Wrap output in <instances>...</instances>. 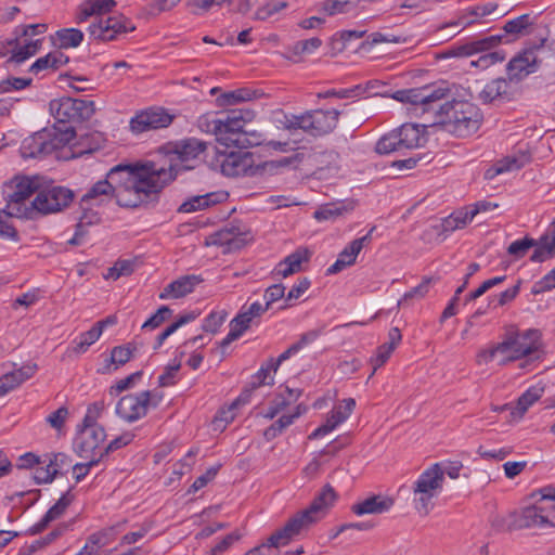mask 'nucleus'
<instances>
[{
	"label": "nucleus",
	"mask_w": 555,
	"mask_h": 555,
	"mask_svg": "<svg viewBox=\"0 0 555 555\" xmlns=\"http://www.w3.org/2000/svg\"><path fill=\"white\" fill-rule=\"evenodd\" d=\"M108 544V533L95 532L88 538V542L82 548V555H98V550Z\"/></svg>",
	"instance_id": "nucleus-43"
},
{
	"label": "nucleus",
	"mask_w": 555,
	"mask_h": 555,
	"mask_svg": "<svg viewBox=\"0 0 555 555\" xmlns=\"http://www.w3.org/2000/svg\"><path fill=\"white\" fill-rule=\"evenodd\" d=\"M253 320L243 311L236 314L234 319L230 322V330L234 333H240V337L250 327Z\"/></svg>",
	"instance_id": "nucleus-54"
},
{
	"label": "nucleus",
	"mask_w": 555,
	"mask_h": 555,
	"mask_svg": "<svg viewBox=\"0 0 555 555\" xmlns=\"http://www.w3.org/2000/svg\"><path fill=\"white\" fill-rule=\"evenodd\" d=\"M60 48H77L83 40V33L77 28H63L56 31Z\"/></svg>",
	"instance_id": "nucleus-38"
},
{
	"label": "nucleus",
	"mask_w": 555,
	"mask_h": 555,
	"mask_svg": "<svg viewBox=\"0 0 555 555\" xmlns=\"http://www.w3.org/2000/svg\"><path fill=\"white\" fill-rule=\"evenodd\" d=\"M339 114L337 109H312L300 115L283 114L279 121L284 129H300L313 137H322L336 128Z\"/></svg>",
	"instance_id": "nucleus-8"
},
{
	"label": "nucleus",
	"mask_w": 555,
	"mask_h": 555,
	"mask_svg": "<svg viewBox=\"0 0 555 555\" xmlns=\"http://www.w3.org/2000/svg\"><path fill=\"white\" fill-rule=\"evenodd\" d=\"M296 159L297 155L255 165L254 156L249 152L228 153L225 151H218L210 162V167L215 170L219 169L227 177H262L266 173H273L281 167L291 165Z\"/></svg>",
	"instance_id": "nucleus-2"
},
{
	"label": "nucleus",
	"mask_w": 555,
	"mask_h": 555,
	"mask_svg": "<svg viewBox=\"0 0 555 555\" xmlns=\"http://www.w3.org/2000/svg\"><path fill=\"white\" fill-rule=\"evenodd\" d=\"M9 188L12 192H8L5 195V217L35 219L34 199L28 204V198L34 194L37 195V191L40 189V177L16 178L14 185Z\"/></svg>",
	"instance_id": "nucleus-10"
},
{
	"label": "nucleus",
	"mask_w": 555,
	"mask_h": 555,
	"mask_svg": "<svg viewBox=\"0 0 555 555\" xmlns=\"http://www.w3.org/2000/svg\"><path fill=\"white\" fill-rule=\"evenodd\" d=\"M470 221L472 218L468 214V208L464 207L441 219L440 222L434 224L431 229L438 236H442L443 241L449 233L465 228Z\"/></svg>",
	"instance_id": "nucleus-23"
},
{
	"label": "nucleus",
	"mask_w": 555,
	"mask_h": 555,
	"mask_svg": "<svg viewBox=\"0 0 555 555\" xmlns=\"http://www.w3.org/2000/svg\"><path fill=\"white\" fill-rule=\"evenodd\" d=\"M532 504L524 507L518 514L511 513V529L554 527L555 489H543L532 494Z\"/></svg>",
	"instance_id": "nucleus-5"
},
{
	"label": "nucleus",
	"mask_w": 555,
	"mask_h": 555,
	"mask_svg": "<svg viewBox=\"0 0 555 555\" xmlns=\"http://www.w3.org/2000/svg\"><path fill=\"white\" fill-rule=\"evenodd\" d=\"M443 487L441 463H435L424 470L413 485L414 507L423 516L434 507L433 500L439 495Z\"/></svg>",
	"instance_id": "nucleus-13"
},
{
	"label": "nucleus",
	"mask_w": 555,
	"mask_h": 555,
	"mask_svg": "<svg viewBox=\"0 0 555 555\" xmlns=\"http://www.w3.org/2000/svg\"><path fill=\"white\" fill-rule=\"evenodd\" d=\"M481 121L482 113L477 105L452 99L439 106L435 124H440L448 132L464 138L475 133Z\"/></svg>",
	"instance_id": "nucleus-4"
},
{
	"label": "nucleus",
	"mask_w": 555,
	"mask_h": 555,
	"mask_svg": "<svg viewBox=\"0 0 555 555\" xmlns=\"http://www.w3.org/2000/svg\"><path fill=\"white\" fill-rule=\"evenodd\" d=\"M503 37V35H493L476 41H472L469 43L474 48V53H477L496 47L499 43H501Z\"/></svg>",
	"instance_id": "nucleus-59"
},
{
	"label": "nucleus",
	"mask_w": 555,
	"mask_h": 555,
	"mask_svg": "<svg viewBox=\"0 0 555 555\" xmlns=\"http://www.w3.org/2000/svg\"><path fill=\"white\" fill-rule=\"evenodd\" d=\"M254 118L255 112L250 108H233L221 113L218 117L202 116L198 119V127L203 131L215 134L220 143L229 146L230 142L240 141L237 133L240 134L243 127Z\"/></svg>",
	"instance_id": "nucleus-6"
},
{
	"label": "nucleus",
	"mask_w": 555,
	"mask_h": 555,
	"mask_svg": "<svg viewBox=\"0 0 555 555\" xmlns=\"http://www.w3.org/2000/svg\"><path fill=\"white\" fill-rule=\"evenodd\" d=\"M530 25L529 15L522 14L505 23L503 29L505 34L517 35Z\"/></svg>",
	"instance_id": "nucleus-57"
},
{
	"label": "nucleus",
	"mask_w": 555,
	"mask_h": 555,
	"mask_svg": "<svg viewBox=\"0 0 555 555\" xmlns=\"http://www.w3.org/2000/svg\"><path fill=\"white\" fill-rule=\"evenodd\" d=\"M431 282V278H424L421 284L404 294L399 305L405 304L413 298H423L428 293Z\"/></svg>",
	"instance_id": "nucleus-51"
},
{
	"label": "nucleus",
	"mask_w": 555,
	"mask_h": 555,
	"mask_svg": "<svg viewBox=\"0 0 555 555\" xmlns=\"http://www.w3.org/2000/svg\"><path fill=\"white\" fill-rule=\"evenodd\" d=\"M172 116L163 108H150L137 114L130 121V128L135 133L168 127Z\"/></svg>",
	"instance_id": "nucleus-18"
},
{
	"label": "nucleus",
	"mask_w": 555,
	"mask_h": 555,
	"mask_svg": "<svg viewBox=\"0 0 555 555\" xmlns=\"http://www.w3.org/2000/svg\"><path fill=\"white\" fill-rule=\"evenodd\" d=\"M106 138L100 131H90L80 135L78 145L81 147L79 154H91L104 146Z\"/></svg>",
	"instance_id": "nucleus-34"
},
{
	"label": "nucleus",
	"mask_w": 555,
	"mask_h": 555,
	"mask_svg": "<svg viewBox=\"0 0 555 555\" xmlns=\"http://www.w3.org/2000/svg\"><path fill=\"white\" fill-rule=\"evenodd\" d=\"M101 337L100 326H92L89 331L81 333L73 340V351L75 353H85L88 348Z\"/></svg>",
	"instance_id": "nucleus-36"
},
{
	"label": "nucleus",
	"mask_w": 555,
	"mask_h": 555,
	"mask_svg": "<svg viewBox=\"0 0 555 555\" xmlns=\"http://www.w3.org/2000/svg\"><path fill=\"white\" fill-rule=\"evenodd\" d=\"M537 48H528L515 55L507 64L509 80H520L538 69Z\"/></svg>",
	"instance_id": "nucleus-20"
},
{
	"label": "nucleus",
	"mask_w": 555,
	"mask_h": 555,
	"mask_svg": "<svg viewBox=\"0 0 555 555\" xmlns=\"http://www.w3.org/2000/svg\"><path fill=\"white\" fill-rule=\"evenodd\" d=\"M74 500L72 488H69L57 502L48 509V514L55 520L61 517Z\"/></svg>",
	"instance_id": "nucleus-48"
},
{
	"label": "nucleus",
	"mask_w": 555,
	"mask_h": 555,
	"mask_svg": "<svg viewBox=\"0 0 555 555\" xmlns=\"http://www.w3.org/2000/svg\"><path fill=\"white\" fill-rule=\"evenodd\" d=\"M40 177V189L34 198L35 219L39 216L62 211L70 205L74 199V192L61 185H43Z\"/></svg>",
	"instance_id": "nucleus-14"
},
{
	"label": "nucleus",
	"mask_w": 555,
	"mask_h": 555,
	"mask_svg": "<svg viewBox=\"0 0 555 555\" xmlns=\"http://www.w3.org/2000/svg\"><path fill=\"white\" fill-rule=\"evenodd\" d=\"M309 527L295 514L281 529L274 531L266 542L261 543L264 545L267 551L273 555L275 550L288 544V542L304 530Z\"/></svg>",
	"instance_id": "nucleus-19"
},
{
	"label": "nucleus",
	"mask_w": 555,
	"mask_h": 555,
	"mask_svg": "<svg viewBox=\"0 0 555 555\" xmlns=\"http://www.w3.org/2000/svg\"><path fill=\"white\" fill-rule=\"evenodd\" d=\"M33 82L31 78H18V77H9L0 81V92H10L12 90H22Z\"/></svg>",
	"instance_id": "nucleus-53"
},
{
	"label": "nucleus",
	"mask_w": 555,
	"mask_h": 555,
	"mask_svg": "<svg viewBox=\"0 0 555 555\" xmlns=\"http://www.w3.org/2000/svg\"><path fill=\"white\" fill-rule=\"evenodd\" d=\"M386 87L385 82L375 79L367 81L359 92L367 96H388L389 92L385 90Z\"/></svg>",
	"instance_id": "nucleus-52"
},
{
	"label": "nucleus",
	"mask_w": 555,
	"mask_h": 555,
	"mask_svg": "<svg viewBox=\"0 0 555 555\" xmlns=\"http://www.w3.org/2000/svg\"><path fill=\"white\" fill-rule=\"evenodd\" d=\"M171 309L168 306H162L150 319H147L142 328L154 330L158 327L171 314Z\"/></svg>",
	"instance_id": "nucleus-58"
},
{
	"label": "nucleus",
	"mask_w": 555,
	"mask_h": 555,
	"mask_svg": "<svg viewBox=\"0 0 555 555\" xmlns=\"http://www.w3.org/2000/svg\"><path fill=\"white\" fill-rule=\"evenodd\" d=\"M38 370V365L33 362H28L22 365L20 369L12 371L11 373L16 377L18 385L31 378Z\"/></svg>",
	"instance_id": "nucleus-63"
},
{
	"label": "nucleus",
	"mask_w": 555,
	"mask_h": 555,
	"mask_svg": "<svg viewBox=\"0 0 555 555\" xmlns=\"http://www.w3.org/2000/svg\"><path fill=\"white\" fill-rule=\"evenodd\" d=\"M360 1L361 0H357V1H351V0H325L322 3V10L327 15H331V16L339 14V13H347L351 9H354Z\"/></svg>",
	"instance_id": "nucleus-41"
},
{
	"label": "nucleus",
	"mask_w": 555,
	"mask_h": 555,
	"mask_svg": "<svg viewBox=\"0 0 555 555\" xmlns=\"http://www.w3.org/2000/svg\"><path fill=\"white\" fill-rule=\"evenodd\" d=\"M106 433L103 427H93L87 430H79L75 440L76 452L80 457L88 459L96 456L95 450L105 440Z\"/></svg>",
	"instance_id": "nucleus-21"
},
{
	"label": "nucleus",
	"mask_w": 555,
	"mask_h": 555,
	"mask_svg": "<svg viewBox=\"0 0 555 555\" xmlns=\"http://www.w3.org/2000/svg\"><path fill=\"white\" fill-rule=\"evenodd\" d=\"M138 349L139 347L134 341L114 347L111 351V357L106 360V364L104 365L102 373H111L112 371L125 365L133 358Z\"/></svg>",
	"instance_id": "nucleus-26"
},
{
	"label": "nucleus",
	"mask_w": 555,
	"mask_h": 555,
	"mask_svg": "<svg viewBox=\"0 0 555 555\" xmlns=\"http://www.w3.org/2000/svg\"><path fill=\"white\" fill-rule=\"evenodd\" d=\"M392 351L393 349H391L390 346H386L384 344L377 348L376 356L372 357L370 360L371 364L373 365L370 377L375 374L378 367L383 366L387 362Z\"/></svg>",
	"instance_id": "nucleus-55"
},
{
	"label": "nucleus",
	"mask_w": 555,
	"mask_h": 555,
	"mask_svg": "<svg viewBox=\"0 0 555 555\" xmlns=\"http://www.w3.org/2000/svg\"><path fill=\"white\" fill-rule=\"evenodd\" d=\"M312 251L307 247H298L295 251L280 261L275 268V273L282 278H287L302 270V263L308 262Z\"/></svg>",
	"instance_id": "nucleus-22"
},
{
	"label": "nucleus",
	"mask_w": 555,
	"mask_h": 555,
	"mask_svg": "<svg viewBox=\"0 0 555 555\" xmlns=\"http://www.w3.org/2000/svg\"><path fill=\"white\" fill-rule=\"evenodd\" d=\"M538 245L539 243L537 240L525 236L521 240L511 243L507 248V253L514 258L519 259L522 258L531 247L537 248Z\"/></svg>",
	"instance_id": "nucleus-42"
},
{
	"label": "nucleus",
	"mask_w": 555,
	"mask_h": 555,
	"mask_svg": "<svg viewBox=\"0 0 555 555\" xmlns=\"http://www.w3.org/2000/svg\"><path fill=\"white\" fill-rule=\"evenodd\" d=\"M134 271V261L130 259H119L113 267L107 269L104 279L118 280L121 276H129Z\"/></svg>",
	"instance_id": "nucleus-39"
},
{
	"label": "nucleus",
	"mask_w": 555,
	"mask_h": 555,
	"mask_svg": "<svg viewBox=\"0 0 555 555\" xmlns=\"http://www.w3.org/2000/svg\"><path fill=\"white\" fill-rule=\"evenodd\" d=\"M114 197L120 207L138 208L155 205L173 175L153 162L118 164L107 172Z\"/></svg>",
	"instance_id": "nucleus-1"
},
{
	"label": "nucleus",
	"mask_w": 555,
	"mask_h": 555,
	"mask_svg": "<svg viewBox=\"0 0 555 555\" xmlns=\"http://www.w3.org/2000/svg\"><path fill=\"white\" fill-rule=\"evenodd\" d=\"M336 500V491L330 483H326L310 505L306 509L298 512L297 515L310 527L326 514Z\"/></svg>",
	"instance_id": "nucleus-16"
},
{
	"label": "nucleus",
	"mask_w": 555,
	"mask_h": 555,
	"mask_svg": "<svg viewBox=\"0 0 555 555\" xmlns=\"http://www.w3.org/2000/svg\"><path fill=\"white\" fill-rule=\"evenodd\" d=\"M149 392L130 393L121 397L116 405V414L128 423H133L147 413Z\"/></svg>",
	"instance_id": "nucleus-17"
},
{
	"label": "nucleus",
	"mask_w": 555,
	"mask_h": 555,
	"mask_svg": "<svg viewBox=\"0 0 555 555\" xmlns=\"http://www.w3.org/2000/svg\"><path fill=\"white\" fill-rule=\"evenodd\" d=\"M544 388L532 386L527 389L517 400V405L512 409L511 416L513 420L521 418L528 409L537 402L543 395Z\"/></svg>",
	"instance_id": "nucleus-30"
},
{
	"label": "nucleus",
	"mask_w": 555,
	"mask_h": 555,
	"mask_svg": "<svg viewBox=\"0 0 555 555\" xmlns=\"http://www.w3.org/2000/svg\"><path fill=\"white\" fill-rule=\"evenodd\" d=\"M539 245L534 248L530 260L543 262L555 256V220L548 225L545 233L538 240Z\"/></svg>",
	"instance_id": "nucleus-28"
},
{
	"label": "nucleus",
	"mask_w": 555,
	"mask_h": 555,
	"mask_svg": "<svg viewBox=\"0 0 555 555\" xmlns=\"http://www.w3.org/2000/svg\"><path fill=\"white\" fill-rule=\"evenodd\" d=\"M294 422L292 417L287 414L282 415L278 421H275L272 425H270L263 431V438L266 441H272L276 437H279L288 426H291Z\"/></svg>",
	"instance_id": "nucleus-44"
},
{
	"label": "nucleus",
	"mask_w": 555,
	"mask_h": 555,
	"mask_svg": "<svg viewBox=\"0 0 555 555\" xmlns=\"http://www.w3.org/2000/svg\"><path fill=\"white\" fill-rule=\"evenodd\" d=\"M541 334L538 330H527L522 333H511L503 341L493 344L489 348L481 349L476 356L478 365L488 364L494 360L498 353L512 351L508 358L499 360V365H507L511 362L531 356L540 347Z\"/></svg>",
	"instance_id": "nucleus-3"
},
{
	"label": "nucleus",
	"mask_w": 555,
	"mask_h": 555,
	"mask_svg": "<svg viewBox=\"0 0 555 555\" xmlns=\"http://www.w3.org/2000/svg\"><path fill=\"white\" fill-rule=\"evenodd\" d=\"M374 230L375 227L371 228L364 236L353 240L339 253L338 259H343L345 263L352 266L356 262L357 256L360 254L362 248L372 242V233Z\"/></svg>",
	"instance_id": "nucleus-32"
},
{
	"label": "nucleus",
	"mask_w": 555,
	"mask_h": 555,
	"mask_svg": "<svg viewBox=\"0 0 555 555\" xmlns=\"http://www.w3.org/2000/svg\"><path fill=\"white\" fill-rule=\"evenodd\" d=\"M90 4L95 9V20L88 27V33L91 38L100 41L114 40L117 35L126 34L135 29L133 24L124 15H114L103 17L115 7L114 0H89Z\"/></svg>",
	"instance_id": "nucleus-7"
},
{
	"label": "nucleus",
	"mask_w": 555,
	"mask_h": 555,
	"mask_svg": "<svg viewBox=\"0 0 555 555\" xmlns=\"http://www.w3.org/2000/svg\"><path fill=\"white\" fill-rule=\"evenodd\" d=\"M69 62V57L60 51L48 53L39 57L29 68L30 73L38 74L41 70L52 68L59 69Z\"/></svg>",
	"instance_id": "nucleus-33"
},
{
	"label": "nucleus",
	"mask_w": 555,
	"mask_h": 555,
	"mask_svg": "<svg viewBox=\"0 0 555 555\" xmlns=\"http://www.w3.org/2000/svg\"><path fill=\"white\" fill-rule=\"evenodd\" d=\"M509 83L504 78H496L491 80L479 92L478 99L483 104H490L498 100H509Z\"/></svg>",
	"instance_id": "nucleus-29"
},
{
	"label": "nucleus",
	"mask_w": 555,
	"mask_h": 555,
	"mask_svg": "<svg viewBox=\"0 0 555 555\" xmlns=\"http://www.w3.org/2000/svg\"><path fill=\"white\" fill-rule=\"evenodd\" d=\"M555 288V268L544 275L540 281L534 283L533 294H541Z\"/></svg>",
	"instance_id": "nucleus-64"
},
{
	"label": "nucleus",
	"mask_w": 555,
	"mask_h": 555,
	"mask_svg": "<svg viewBox=\"0 0 555 555\" xmlns=\"http://www.w3.org/2000/svg\"><path fill=\"white\" fill-rule=\"evenodd\" d=\"M41 39L31 40L27 42L24 47H21L16 50H12V55L9 59V62H14L16 64H21L26 61L28 57L33 56L37 53V51L41 47Z\"/></svg>",
	"instance_id": "nucleus-40"
},
{
	"label": "nucleus",
	"mask_w": 555,
	"mask_h": 555,
	"mask_svg": "<svg viewBox=\"0 0 555 555\" xmlns=\"http://www.w3.org/2000/svg\"><path fill=\"white\" fill-rule=\"evenodd\" d=\"M273 372V367H269V361L263 363L258 372L253 376V388H259L263 385H273L274 378L270 375Z\"/></svg>",
	"instance_id": "nucleus-50"
},
{
	"label": "nucleus",
	"mask_w": 555,
	"mask_h": 555,
	"mask_svg": "<svg viewBox=\"0 0 555 555\" xmlns=\"http://www.w3.org/2000/svg\"><path fill=\"white\" fill-rule=\"evenodd\" d=\"M102 195L114 196V190H113L107 177L105 179L100 180L96 183H94L90 188V190L82 196V201L98 198L99 196H102Z\"/></svg>",
	"instance_id": "nucleus-45"
},
{
	"label": "nucleus",
	"mask_w": 555,
	"mask_h": 555,
	"mask_svg": "<svg viewBox=\"0 0 555 555\" xmlns=\"http://www.w3.org/2000/svg\"><path fill=\"white\" fill-rule=\"evenodd\" d=\"M256 95V91L248 88H241L234 91H229L217 98L219 106L234 105L236 103L250 101Z\"/></svg>",
	"instance_id": "nucleus-37"
},
{
	"label": "nucleus",
	"mask_w": 555,
	"mask_h": 555,
	"mask_svg": "<svg viewBox=\"0 0 555 555\" xmlns=\"http://www.w3.org/2000/svg\"><path fill=\"white\" fill-rule=\"evenodd\" d=\"M225 192H210L204 195H196L182 203L178 209L179 212H193L219 204L227 199Z\"/></svg>",
	"instance_id": "nucleus-27"
},
{
	"label": "nucleus",
	"mask_w": 555,
	"mask_h": 555,
	"mask_svg": "<svg viewBox=\"0 0 555 555\" xmlns=\"http://www.w3.org/2000/svg\"><path fill=\"white\" fill-rule=\"evenodd\" d=\"M142 375H143L142 371H137V372L130 374L129 376H127L126 378L118 380L115 385H113L109 388V395L117 396L118 393L133 387L134 384L141 379Z\"/></svg>",
	"instance_id": "nucleus-49"
},
{
	"label": "nucleus",
	"mask_w": 555,
	"mask_h": 555,
	"mask_svg": "<svg viewBox=\"0 0 555 555\" xmlns=\"http://www.w3.org/2000/svg\"><path fill=\"white\" fill-rule=\"evenodd\" d=\"M315 160L318 164V170L315 173H318L320 178H323L325 172H337L339 168V154L335 151L320 153Z\"/></svg>",
	"instance_id": "nucleus-35"
},
{
	"label": "nucleus",
	"mask_w": 555,
	"mask_h": 555,
	"mask_svg": "<svg viewBox=\"0 0 555 555\" xmlns=\"http://www.w3.org/2000/svg\"><path fill=\"white\" fill-rule=\"evenodd\" d=\"M74 137L70 128L42 129L23 140L21 155L25 159L43 157L70 143Z\"/></svg>",
	"instance_id": "nucleus-9"
},
{
	"label": "nucleus",
	"mask_w": 555,
	"mask_h": 555,
	"mask_svg": "<svg viewBox=\"0 0 555 555\" xmlns=\"http://www.w3.org/2000/svg\"><path fill=\"white\" fill-rule=\"evenodd\" d=\"M228 317L227 311H212L204 320L202 328L208 333H217Z\"/></svg>",
	"instance_id": "nucleus-47"
},
{
	"label": "nucleus",
	"mask_w": 555,
	"mask_h": 555,
	"mask_svg": "<svg viewBox=\"0 0 555 555\" xmlns=\"http://www.w3.org/2000/svg\"><path fill=\"white\" fill-rule=\"evenodd\" d=\"M133 437H134L133 434L125 433V434L120 435L119 437L113 439L106 446V448L103 451L100 452V454H99L100 460L102 461V459L104 456H106L109 452H113L115 450L120 449L121 447H125V446L129 444L132 441Z\"/></svg>",
	"instance_id": "nucleus-56"
},
{
	"label": "nucleus",
	"mask_w": 555,
	"mask_h": 555,
	"mask_svg": "<svg viewBox=\"0 0 555 555\" xmlns=\"http://www.w3.org/2000/svg\"><path fill=\"white\" fill-rule=\"evenodd\" d=\"M69 415L66 406H61L47 417V423L54 429L61 430Z\"/></svg>",
	"instance_id": "nucleus-60"
},
{
	"label": "nucleus",
	"mask_w": 555,
	"mask_h": 555,
	"mask_svg": "<svg viewBox=\"0 0 555 555\" xmlns=\"http://www.w3.org/2000/svg\"><path fill=\"white\" fill-rule=\"evenodd\" d=\"M207 150V143L196 138H188L176 143L173 163L166 168L167 172L173 175V180L180 171L196 168L202 162V155Z\"/></svg>",
	"instance_id": "nucleus-15"
},
{
	"label": "nucleus",
	"mask_w": 555,
	"mask_h": 555,
	"mask_svg": "<svg viewBox=\"0 0 555 555\" xmlns=\"http://www.w3.org/2000/svg\"><path fill=\"white\" fill-rule=\"evenodd\" d=\"M291 404V400H287L282 393L276 395V397L270 403L264 417L269 420H273L281 411H283L287 405Z\"/></svg>",
	"instance_id": "nucleus-61"
},
{
	"label": "nucleus",
	"mask_w": 555,
	"mask_h": 555,
	"mask_svg": "<svg viewBox=\"0 0 555 555\" xmlns=\"http://www.w3.org/2000/svg\"><path fill=\"white\" fill-rule=\"evenodd\" d=\"M203 282L199 275L191 274L181 276L169 283L159 294L160 299L182 298L192 293L196 285Z\"/></svg>",
	"instance_id": "nucleus-24"
},
{
	"label": "nucleus",
	"mask_w": 555,
	"mask_h": 555,
	"mask_svg": "<svg viewBox=\"0 0 555 555\" xmlns=\"http://www.w3.org/2000/svg\"><path fill=\"white\" fill-rule=\"evenodd\" d=\"M59 475L57 468H52L48 462L46 467H39L36 469L34 479L37 485L51 482L54 477Z\"/></svg>",
	"instance_id": "nucleus-62"
},
{
	"label": "nucleus",
	"mask_w": 555,
	"mask_h": 555,
	"mask_svg": "<svg viewBox=\"0 0 555 555\" xmlns=\"http://www.w3.org/2000/svg\"><path fill=\"white\" fill-rule=\"evenodd\" d=\"M426 126L405 122L399 128L384 134L376 143L375 151L378 154L392 152H405L423 146L426 141Z\"/></svg>",
	"instance_id": "nucleus-11"
},
{
	"label": "nucleus",
	"mask_w": 555,
	"mask_h": 555,
	"mask_svg": "<svg viewBox=\"0 0 555 555\" xmlns=\"http://www.w3.org/2000/svg\"><path fill=\"white\" fill-rule=\"evenodd\" d=\"M425 90L427 112L435 111L437 113L441 105L439 102L452 94V89L447 81H442L436 86H425Z\"/></svg>",
	"instance_id": "nucleus-31"
},
{
	"label": "nucleus",
	"mask_w": 555,
	"mask_h": 555,
	"mask_svg": "<svg viewBox=\"0 0 555 555\" xmlns=\"http://www.w3.org/2000/svg\"><path fill=\"white\" fill-rule=\"evenodd\" d=\"M393 504L395 501L392 498L372 495L361 502L351 505V512L357 516H362L365 514L377 515L388 512Z\"/></svg>",
	"instance_id": "nucleus-25"
},
{
	"label": "nucleus",
	"mask_w": 555,
	"mask_h": 555,
	"mask_svg": "<svg viewBox=\"0 0 555 555\" xmlns=\"http://www.w3.org/2000/svg\"><path fill=\"white\" fill-rule=\"evenodd\" d=\"M474 54V48L470 43H465L461 46L450 47L439 53L436 54L437 60H444L450 57H465Z\"/></svg>",
	"instance_id": "nucleus-46"
},
{
	"label": "nucleus",
	"mask_w": 555,
	"mask_h": 555,
	"mask_svg": "<svg viewBox=\"0 0 555 555\" xmlns=\"http://www.w3.org/2000/svg\"><path fill=\"white\" fill-rule=\"evenodd\" d=\"M49 107L51 115L55 119V125L52 129L70 128L74 131L75 129L72 124L88 120L95 112L93 101L73 98L52 100Z\"/></svg>",
	"instance_id": "nucleus-12"
}]
</instances>
